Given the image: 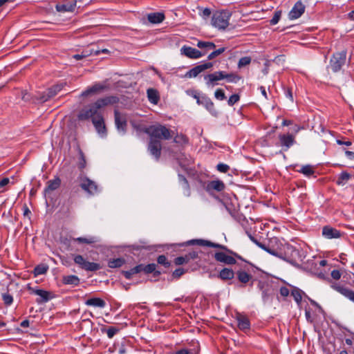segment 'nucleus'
<instances>
[{
	"mask_svg": "<svg viewBox=\"0 0 354 354\" xmlns=\"http://www.w3.org/2000/svg\"><path fill=\"white\" fill-rule=\"evenodd\" d=\"M198 257V254L196 252H189L183 257H178L174 259V263L177 266L187 263L190 260L194 259Z\"/></svg>",
	"mask_w": 354,
	"mask_h": 354,
	"instance_id": "obj_22",
	"label": "nucleus"
},
{
	"mask_svg": "<svg viewBox=\"0 0 354 354\" xmlns=\"http://www.w3.org/2000/svg\"><path fill=\"white\" fill-rule=\"evenodd\" d=\"M156 268V265L155 263H150L147 266L142 265V271H144L147 274L155 272Z\"/></svg>",
	"mask_w": 354,
	"mask_h": 354,
	"instance_id": "obj_52",
	"label": "nucleus"
},
{
	"mask_svg": "<svg viewBox=\"0 0 354 354\" xmlns=\"http://www.w3.org/2000/svg\"><path fill=\"white\" fill-rule=\"evenodd\" d=\"M197 46L199 48H206L207 50L214 49L216 47L215 44L213 42L203 41H199L197 44Z\"/></svg>",
	"mask_w": 354,
	"mask_h": 354,
	"instance_id": "obj_42",
	"label": "nucleus"
},
{
	"mask_svg": "<svg viewBox=\"0 0 354 354\" xmlns=\"http://www.w3.org/2000/svg\"><path fill=\"white\" fill-rule=\"evenodd\" d=\"M231 14L228 11H217L212 18V24L218 30H225L229 26Z\"/></svg>",
	"mask_w": 354,
	"mask_h": 354,
	"instance_id": "obj_3",
	"label": "nucleus"
},
{
	"mask_svg": "<svg viewBox=\"0 0 354 354\" xmlns=\"http://www.w3.org/2000/svg\"><path fill=\"white\" fill-rule=\"evenodd\" d=\"M225 185L222 180H216L209 182L206 186V190L211 194L212 191L222 192L225 189Z\"/></svg>",
	"mask_w": 354,
	"mask_h": 354,
	"instance_id": "obj_18",
	"label": "nucleus"
},
{
	"mask_svg": "<svg viewBox=\"0 0 354 354\" xmlns=\"http://www.w3.org/2000/svg\"><path fill=\"white\" fill-rule=\"evenodd\" d=\"M115 124L118 131L122 134H124L127 127V117L124 114L121 113L118 110L114 111Z\"/></svg>",
	"mask_w": 354,
	"mask_h": 354,
	"instance_id": "obj_7",
	"label": "nucleus"
},
{
	"mask_svg": "<svg viewBox=\"0 0 354 354\" xmlns=\"http://www.w3.org/2000/svg\"><path fill=\"white\" fill-rule=\"evenodd\" d=\"M333 288L354 303V291L339 284H334Z\"/></svg>",
	"mask_w": 354,
	"mask_h": 354,
	"instance_id": "obj_17",
	"label": "nucleus"
},
{
	"mask_svg": "<svg viewBox=\"0 0 354 354\" xmlns=\"http://www.w3.org/2000/svg\"><path fill=\"white\" fill-rule=\"evenodd\" d=\"M104 86L100 84H95L93 86L87 88L84 91H83L81 94V96L82 97H88L89 95H91L93 94L96 93L97 92L102 91L104 89Z\"/></svg>",
	"mask_w": 354,
	"mask_h": 354,
	"instance_id": "obj_30",
	"label": "nucleus"
},
{
	"mask_svg": "<svg viewBox=\"0 0 354 354\" xmlns=\"http://www.w3.org/2000/svg\"><path fill=\"white\" fill-rule=\"evenodd\" d=\"M297 171L308 177L313 175L315 173L314 167L310 165H303Z\"/></svg>",
	"mask_w": 354,
	"mask_h": 354,
	"instance_id": "obj_38",
	"label": "nucleus"
},
{
	"mask_svg": "<svg viewBox=\"0 0 354 354\" xmlns=\"http://www.w3.org/2000/svg\"><path fill=\"white\" fill-rule=\"evenodd\" d=\"M73 261L80 268L86 271H97L101 268L99 263L90 262L80 254L73 255Z\"/></svg>",
	"mask_w": 354,
	"mask_h": 354,
	"instance_id": "obj_4",
	"label": "nucleus"
},
{
	"mask_svg": "<svg viewBox=\"0 0 354 354\" xmlns=\"http://www.w3.org/2000/svg\"><path fill=\"white\" fill-rule=\"evenodd\" d=\"M85 304L88 306H94L103 308L106 306V302L101 298L93 297L86 300Z\"/></svg>",
	"mask_w": 354,
	"mask_h": 354,
	"instance_id": "obj_25",
	"label": "nucleus"
},
{
	"mask_svg": "<svg viewBox=\"0 0 354 354\" xmlns=\"http://www.w3.org/2000/svg\"><path fill=\"white\" fill-rule=\"evenodd\" d=\"M116 96H107L98 99L96 102L84 107L77 115L79 120H87L90 118H100L102 116V109L110 104H114L118 102Z\"/></svg>",
	"mask_w": 354,
	"mask_h": 354,
	"instance_id": "obj_1",
	"label": "nucleus"
},
{
	"mask_svg": "<svg viewBox=\"0 0 354 354\" xmlns=\"http://www.w3.org/2000/svg\"><path fill=\"white\" fill-rule=\"evenodd\" d=\"M125 263V261L122 258H117V259H110L108 261V266L109 268H120L123 266V264Z\"/></svg>",
	"mask_w": 354,
	"mask_h": 354,
	"instance_id": "obj_37",
	"label": "nucleus"
},
{
	"mask_svg": "<svg viewBox=\"0 0 354 354\" xmlns=\"http://www.w3.org/2000/svg\"><path fill=\"white\" fill-rule=\"evenodd\" d=\"M178 178H179V181L182 183L183 187L186 189L187 193H185V194L187 196H190V189H189V186L187 179L183 175H178Z\"/></svg>",
	"mask_w": 354,
	"mask_h": 354,
	"instance_id": "obj_43",
	"label": "nucleus"
},
{
	"mask_svg": "<svg viewBox=\"0 0 354 354\" xmlns=\"http://www.w3.org/2000/svg\"><path fill=\"white\" fill-rule=\"evenodd\" d=\"M251 62V57H241L239 62H238V67L239 68L243 67V66H248L250 64Z\"/></svg>",
	"mask_w": 354,
	"mask_h": 354,
	"instance_id": "obj_49",
	"label": "nucleus"
},
{
	"mask_svg": "<svg viewBox=\"0 0 354 354\" xmlns=\"http://www.w3.org/2000/svg\"><path fill=\"white\" fill-rule=\"evenodd\" d=\"M305 11V6L301 1H297L288 14L290 19L293 20L300 17Z\"/></svg>",
	"mask_w": 354,
	"mask_h": 354,
	"instance_id": "obj_13",
	"label": "nucleus"
},
{
	"mask_svg": "<svg viewBox=\"0 0 354 354\" xmlns=\"http://www.w3.org/2000/svg\"><path fill=\"white\" fill-rule=\"evenodd\" d=\"M281 11H280V10L279 11H276L274 12V16L272 17V18L270 21V24L271 25L277 24L279 22V19L281 18Z\"/></svg>",
	"mask_w": 354,
	"mask_h": 354,
	"instance_id": "obj_53",
	"label": "nucleus"
},
{
	"mask_svg": "<svg viewBox=\"0 0 354 354\" xmlns=\"http://www.w3.org/2000/svg\"><path fill=\"white\" fill-rule=\"evenodd\" d=\"M196 242L199 245L215 248H220V249L224 250L227 251L229 254H233L235 256V257H236L239 259H242L241 256H239L238 254L232 252V250L227 249V247L225 245H221L218 243H212L209 241L203 240V239L196 240Z\"/></svg>",
	"mask_w": 354,
	"mask_h": 354,
	"instance_id": "obj_10",
	"label": "nucleus"
},
{
	"mask_svg": "<svg viewBox=\"0 0 354 354\" xmlns=\"http://www.w3.org/2000/svg\"><path fill=\"white\" fill-rule=\"evenodd\" d=\"M240 99V97L237 94L232 95L228 101L227 103L230 106H233L234 104H236Z\"/></svg>",
	"mask_w": 354,
	"mask_h": 354,
	"instance_id": "obj_55",
	"label": "nucleus"
},
{
	"mask_svg": "<svg viewBox=\"0 0 354 354\" xmlns=\"http://www.w3.org/2000/svg\"><path fill=\"white\" fill-rule=\"evenodd\" d=\"M32 293L39 296L40 298L37 299V303L46 302L49 300V292L40 289H36L32 290Z\"/></svg>",
	"mask_w": 354,
	"mask_h": 354,
	"instance_id": "obj_27",
	"label": "nucleus"
},
{
	"mask_svg": "<svg viewBox=\"0 0 354 354\" xmlns=\"http://www.w3.org/2000/svg\"><path fill=\"white\" fill-rule=\"evenodd\" d=\"M278 257L283 259L292 264L297 263L298 261L301 260L299 250L291 245H286L285 247L283 257H282L281 254H279Z\"/></svg>",
	"mask_w": 354,
	"mask_h": 354,
	"instance_id": "obj_5",
	"label": "nucleus"
},
{
	"mask_svg": "<svg viewBox=\"0 0 354 354\" xmlns=\"http://www.w3.org/2000/svg\"><path fill=\"white\" fill-rule=\"evenodd\" d=\"M279 140L281 145L286 147L287 149L292 146L295 141L294 137L290 134L281 135L279 136Z\"/></svg>",
	"mask_w": 354,
	"mask_h": 354,
	"instance_id": "obj_28",
	"label": "nucleus"
},
{
	"mask_svg": "<svg viewBox=\"0 0 354 354\" xmlns=\"http://www.w3.org/2000/svg\"><path fill=\"white\" fill-rule=\"evenodd\" d=\"M213 66V64L212 62H205L202 64L198 65L189 71H187L184 77L185 78H193L197 77L201 73L204 71L209 69Z\"/></svg>",
	"mask_w": 354,
	"mask_h": 354,
	"instance_id": "obj_9",
	"label": "nucleus"
},
{
	"mask_svg": "<svg viewBox=\"0 0 354 354\" xmlns=\"http://www.w3.org/2000/svg\"><path fill=\"white\" fill-rule=\"evenodd\" d=\"M157 261L159 264L164 266L165 268L170 266V262L165 255H160L157 259Z\"/></svg>",
	"mask_w": 354,
	"mask_h": 354,
	"instance_id": "obj_51",
	"label": "nucleus"
},
{
	"mask_svg": "<svg viewBox=\"0 0 354 354\" xmlns=\"http://www.w3.org/2000/svg\"><path fill=\"white\" fill-rule=\"evenodd\" d=\"M198 104L204 106L212 113L216 112L214 103L207 96H201V98H198Z\"/></svg>",
	"mask_w": 354,
	"mask_h": 354,
	"instance_id": "obj_23",
	"label": "nucleus"
},
{
	"mask_svg": "<svg viewBox=\"0 0 354 354\" xmlns=\"http://www.w3.org/2000/svg\"><path fill=\"white\" fill-rule=\"evenodd\" d=\"M250 239L255 243L260 248L264 250L265 251L268 252V253L274 255V256H279L278 252H277L274 249H270L268 247H267L265 244L260 243L257 241L256 239H254V237H252L251 235H249Z\"/></svg>",
	"mask_w": 354,
	"mask_h": 354,
	"instance_id": "obj_35",
	"label": "nucleus"
},
{
	"mask_svg": "<svg viewBox=\"0 0 354 354\" xmlns=\"http://www.w3.org/2000/svg\"><path fill=\"white\" fill-rule=\"evenodd\" d=\"M96 131L97 133L102 136H106V129L104 124V121L103 119V116H100V118H93L92 121Z\"/></svg>",
	"mask_w": 354,
	"mask_h": 354,
	"instance_id": "obj_19",
	"label": "nucleus"
},
{
	"mask_svg": "<svg viewBox=\"0 0 354 354\" xmlns=\"http://www.w3.org/2000/svg\"><path fill=\"white\" fill-rule=\"evenodd\" d=\"M162 145L159 140L151 138L148 150L150 153L157 160L160 158L161 154Z\"/></svg>",
	"mask_w": 354,
	"mask_h": 354,
	"instance_id": "obj_12",
	"label": "nucleus"
},
{
	"mask_svg": "<svg viewBox=\"0 0 354 354\" xmlns=\"http://www.w3.org/2000/svg\"><path fill=\"white\" fill-rule=\"evenodd\" d=\"M236 275L238 280L243 284H246L252 279V274L243 270L237 271Z\"/></svg>",
	"mask_w": 354,
	"mask_h": 354,
	"instance_id": "obj_26",
	"label": "nucleus"
},
{
	"mask_svg": "<svg viewBox=\"0 0 354 354\" xmlns=\"http://www.w3.org/2000/svg\"><path fill=\"white\" fill-rule=\"evenodd\" d=\"M225 50V48L223 47V48H220L214 51H213L212 53H211L207 58L208 59L211 60V59H213L214 58L216 57L217 56L221 55L223 53H224Z\"/></svg>",
	"mask_w": 354,
	"mask_h": 354,
	"instance_id": "obj_50",
	"label": "nucleus"
},
{
	"mask_svg": "<svg viewBox=\"0 0 354 354\" xmlns=\"http://www.w3.org/2000/svg\"><path fill=\"white\" fill-rule=\"evenodd\" d=\"M145 132L149 134L153 139H165L169 140L171 138L170 130L166 127L156 124L149 127L146 129Z\"/></svg>",
	"mask_w": 354,
	"mask_h": 354,
	"instance_id": "obj_2",
	"label": "nucleus"
},
{
	"mask_svg": "<svg viewBox=\"0 0 354 354\" xmlns=\"http://www.w3.org/2000/svg\"><path fill=\"white\" fill-rule=\"evenodd\" d=\"M185 273V270L183 268H178L173 272V276L176 278H179Z\"/></svg>",
	"mask_w": 354,
	"mask_h": 354,
	"instance_id": "obj_59",
	"label": "nucleus"
},
{
	"mask_svg": "<svg viewBox=\"0 0 354 354\" xmlns=\"http://www.w3.org/2000/svg\"><path fill=\"white\" fill-rule=\"evenodd\" d=\"M2 299L5 304L10 305L13 301L12 297L9 294H3Z\"/></svg>",
	"mask_w": 354,
	"mask_h": 354,
	"instance_id": "obj_56",
	"label": "nucleus"
},
{
	"mask_svg": "<svg viewBox=\"0 0 354 354\" xmlns=\"http://www.w3.org/2000/svg\"><path fill=\"white\" fill-rule=\"evenodd\" d=\"M198 10H200L199 15L201 17L206 19L209 18L211 15V10L209 8H198Z\"/></svg>",
	"mask_w": 354,
	"mask_h": 354,
	"instance_id": "obj_48",
	"label": "nucleus"
},
{
	"mask_svg": "<svg viewBox=\"0 0 354 354\" xmlns=\"http://www.w3.org/2000/svg\"><path fill=\"white\" fill-rule=\"evenodd\" d=\"M10 183V179L8 178H3L1 180H0V193L4 192L5 189H2L5 186H6Z\"/></svg>",
	"mask_w": 354,
	"mask_h": 354,
	"instance_id": "obj_58",
	"label": "nucleus"
},
{
	"mask_svg": "<svg viewBox=\"0 0 354 354\" xmlns=\"http://www.w3.org/2000/svg\"><path fill=\"white\" fill-rule=\"evenodd\" d=\"M204 78L207 86H214L217 84L218 81L224 80L225 71H216L213 73L205 75Z\"/></svg>",
	"mask_w": 354,
	"mask_h": 354,
	"instance_id": "obj_11",
	"label": "nucleus"
},
{
	"mask_svg": "<svg viewBox=\"0 0 354 354\" xmlns=\"http://www.w3.org/2000/svg\"><path fill=\"white\" fill-rule=\"evenodd\" d=\"M290 292L288 288L283 286L280 288V294L283 297H287Z\"/></svg>",
	"mask_w": 354,
	"mask_h": 354,
	"instance_id": "obj_61",
	"label": "nucleus"
},
{
	"mask_svg": "<svg viewBox=\"0 0 354 354\" xmlns=\"http://www.w3.org/2000/svg\"><path fill=\"white\" fill-rule=\"evenodd\" d=\"M224 79L226 80V81L227 82L236 83L241 79V77L235 73H227L225 71V78Z\"/></svg>",
	"mask_w": 354,
	"mask_h": 354,
	"instance_id": "obj_41",
	"label": "nucleus"
},
{
	"mask_svg": "<svg viewBox=\"0 0 354 354\" xmlns=\"http://www.w3.org/2000/svg\"><path fill=\"white\" fill-rule=\"evenodd\" d=\"M48 270V267L45 265H39L34 269L35 275H41L45 274Z\"/></svg>",
	"mask_w": 354,
	"mask_h": 354,
	"instance_id": "obj_45",
	"label": "nucleus"
},
{
	"mask_svg": "<svg viewBox=\"0 0 354 354\" xmlns=\"http://www.w3.org/2000/svg\"><path fill=\"white\" fill-rule=\"evenodd\" d=\"M331 277L335 280H338L341 277V273L338 270H333L331 272Z\"/></svg>",
	"mask_w": 354,
	"mask_h": 354,
	"instance_id": "obj_60",
	"label": "nucleus"
},
{
	"mask_svg": "<svg viewBox=\"0 0 354 354\" xmlns=\"http://www.w3.org/2000/svg\"><path fill=\"white\" fill-rule=\"evenodd\" d=\"M234 257L230 256L225 252H217L214 254V259L218 261L223 263L227 265H234L236 263V259L234 258V255L232 254Z\"/></svg>",
	"mask_w": 354,
	"mask_h": 354,
	"instance_id": "obj_15",
	"label": "nucleus"
},
{
	"mask_svg": "<svg viewBox=\"0 0 354 354\" xmlns=\"http://www.w3.org/2000/svg\"><path fill=\"white\" fill-rule=\"evenodd\" d=\"M180 52L183 55L192 59H198L205 55V53H202L198 49L187 46H183L180 49Z\"/></svg>",
	"mask_w": 354,
	"mask_h": 354,
	"instance_id": "obj_14",
	"label": "nucleus"
},
{
	"mask_svg": "<svg viewBox=\"0 0 354 354\" xmlns=\"http://www.w3.org/2000/svg\"><path fill=\"white\" fill-rule=\"evenodd\" d=\"M147 93L149 101L153 104H157L160 100L158 91L153 88H149Z\"/></svg>",
	"mask_w": 354,
	"mask_h": 354,
	"instance_id": "obj_31",
	"label": "nucleus"
},
{
	"mask_svg": "<svg viewBox=\"0 0 354 354\" xmlns=\"http://www.w3.org/2000/svg\"><path fill=\"white\" fill-rule=\"evenodd\" d=\"M62 281L64 284L77 286L80 283V279L76 275L64 276Z\"/></svg>",
	"mask_w": 354,
	"mask_h": 354,
	"instance_id": "obj_32",
	"label": "nucleus"
},
{
	"mask_svg": "<svg viewBox=\"0 0 354 354\" xmlns=\"http://www.w3.org/2000/svg\"><path fill=\"white\" fill-rule=\"evenodd\" d=\"M215 97L218 100H223L225 99V95L221 88H218L214 93Z\"/></svg>",
	"mask_w": 354,
	"mask_h": 354,
	"instance_id": "obj_54",
	"label": "nucleus"
},
{
	"mask_svg": "<svg viewBox=\"0 0 354 354\" xmlns=\"http://www.w3.org/2000/svg\"><path fill=\"white\" fill-rule=\"evenodd\" d=\"M63 86V84H57L48 88L40 97L41 101L44 102L48 100L50 98L54 97L57 94L59 91L62 89Z\"/></svg>",
	"mask_w": 354,
	"mask_h": 354,
	"instance_id": "obj_16",
	"label": "nucleus"
},
{
	"mask_svg": "<svg viewBox=\"0 0 354 354\" xmlns=\"http://www.w3.org/2000/svg\"><path fill=\"white\" fill-rule=\"evenodd\" d=\"M234 272L232 269L225 268L219 272V277L223 280H229L233 279Z\"/></svg>",
	"mask_w": 354,
	"mask_h": 354,
	"instance_id": "obj_33",
	"label": "nucleus"
},
{
	"mask_svg": "<svg viewBox=\"0 0 354 354\" xmlns=\"http://www.w3.org/2000/svg\"><path fill=\"white\" fill-rule=\"evenodd\" d=\"M81 161L79 163V167L80 169H84L85 167V165H86V160H85V158L84 157V155L82 153H81Z\"/></svg>",
	"mask_w": 354,
	"mask_h": 354,
	"instance_id": "obj_62",
	"label": "nucleus"
},
{
	"mask_svg": "<svg viewBox=\"0 0 354 354\" xmlns=\"http://www.w3.org/2000/svg\"><path fill=\"white\" fill-rule=\"evenodd\" d=\"M216 168L218 171L222 173H226L230 169V167L224 163L218 164Z\"/></svg>",
	"mask_w": 354,
	"mask_h": 354,
	"instance_id": "obj_57",
	"label": "nucleus"
},
{
	"mask_svg": "<svg viewBox=\"0 0 354 354\" xmlns=\"http://www.w3.org/2000/svg\"><path fill=\"white\" fill-rule=\"evenodd\" d=\"M346 59V51L342 50L335 53L330 61V65L333 72L340 71L345 64Z\"/></svg>",
	"mask_w": 354,
	"mask_h": 354,
	"instance_id": "obj_6",
	"label": "nucleus"
},
{
	"mask_svg": "<svg viewBox=\"0 0 354 354\" xmlns=\"http://www.w3.org/2000/svg\"><path fill=\"white\" fill-rule=\"evenodd\" d=\"M346 156L351 160H354V152L350 151H345Z\"/></svg>",
	"mask_w": 354,
	"mask_h": 354,
	"instance_id": "obj_64",
	"label": "nucleus"
},
{
	"mask_svg": "<svg viewBox=\"0 0 354 354\" xmlns=\"http://www.w3.org/2000/svg\"><path fill=\"white\" fill-rule=\"evenodd\" d=\"M305 316H306V318L308 322H309L310 323L313 322V319H312L311 313H310V310L306 309V310H305Z\"/></svg>",
	"mask_w": 354,
	"mask_h": 354,
	"instance_id": "obj_63",
	"label": "nucleus"
},
{
	"mask_svg": "<svg viewBox=\"0 0 354 354\" xmlns=\"http://www.w3.org/2000/svg\"><path fill=\"white\" fill-rule=\"evenodd\" d=\"M141 271H142V265H138L130 270L124 271V275L127 279H130L133 274H138Z\"/></svg>",
	"mask_w": 354,
	"mask_h": 354,
	"instance_id": "obj_39",
	"label": "nucleus"
},
{
	"mask_svg": "<svg viewBox=\"0 0 354 354\" xmlns=\"http://www.w3.org/2000/svg\"><path fill=\"white\" fill-rule=\"evenodd\" d=\"M119 328H116V327H113V326H111V327H109L108 329H105V328H102V331L104 332V331H106V335L108 336L109 338L111 339L113 337V336L119 331Z\"/></svg>",
	"mask_w": 354,
	"mask_h": 354,
	"instance_id": "obj_44",
	"label": "nucleus"
},
{
	"mask_svg": "<svg viewBox=\"0 0 354 354\" xmlns=\"http://www.w3.org/2000/svg\"><path fill=\"white\" fill-rule=\"evenodd\" d=\"M74 241L80 243L92 244L97 242L99 240L97 236H90L88 237H78L75 239Z\"/></svg>",
	"mask_w": 354,
	"mask_h": 354,
	"instance_id": "obj_36",
	"label": "nucleus"
},
{
	"mask_svg": "<svg viewBox=\"0 0 354 354\" xmlns=\"http://www.w3.org/2000/svg\"><path fill=\"white\" fill-rule=\"evenodd\" d=\"M61 184V180L59 178H56L53 180H50L47 183V187L45 192H52L57 189Z\"/></svg>",
	"mask_w": 354,
	"mask_h": 354,
	"instance_id": "obj_34",
	"label": "nucleus"
},
{
	"mask_svg": "<svg viewBox=\"0 0 354 354\" xmlns=\"http://www.w3.org/2000/svg\"><path fill=\"white\" fill-rule=\"evenodd\" d=\"M238 327L245 330L250 328V324L249 319L244 315H239L237 316Z\"/></svg>",
	"mask_w": 354,
	"mask_h": 354,
	"instance_id": "obj_29",
	"label": "nucleus"
},
{
	"mask_svg": "<svg viewBox=\"0 0 354 354\" xmlns=\"http://www.w3.org/2000/svg\"><path fill=\"white\" fill-rule=\"evenodd\" d=\"M148 21L151 24H160L165 19V15L162 12H152L147 15Z\"/></svg>",
	"mask_w": 354,
	"mask_h": 354,
	"instance_id": "obj_24",
	"label": "nucleus"
},
{
	"mask_svg": "<svg viewBox=\"0 0 354 354\" xmlns=\"http://www.w3.org/2000/svg\"><path fill=\"white\" fill-rule=\"evenodd\" d=\"M351 175L346 171L342 172L338 177L337 183L340 185H344L351 178Z\"/></svg>",
	"mask_w": 354,
	"mask_h": 354,
	"instance_id": "obj_40",
	"label": "nucleus"
},
{
	"mask_svg": "<svg viewBox=\"0 0 354 354\" xmlns=\"http://www.w3.org/2000/svg\"><path fill=\"white\" fill-rule=\"evenodd\" d=\"M76 6V1L75 0H71L69 2H65L62 4H57L56 6V10L58 12H72L74 10Z\"/></svg>",
	"mask_w": 354,
	"mask_h": 354,
	"instance_id": "obj_21",
	"label": "nucleus"
},
{
	"mask_svg": "<svg viewBox=\"0 0 354 354\" xmlns=\"http://www.w3.org/2000/svg\"><path fill=\"white\" fill-rule=\"evenodd\" d=\"M91 55H93V50H84L81 54L74 55L73 58H75L77 60H80Z\"/></svg>",
	"mask_w": 354,
	"mask_h": 354,
	"instance_id": "obj_47",
	"label": "nucleus"
},
{
	"mask_svg": "<svg viewBox=\"0 0 354 354\" xmlns=\"http://www.w3.org/2000/svg\"><path fill=\"white\" fill-rule=\"evenodd\" d=\"M291 295L293 297L295 301L297 304H299L301 302V299H302V295H301V291L299 289L295 288V289L292 290Z\"/></svg>",
	"mask_w": 354,
	"mask_h": 354,
	"instance_id": "obj_46",
	"label": "nucleus"
},
{
	"mask_svg": "<svg viewBox=\"0 0 354 354\" xmlns=\"http://www.w3.org/2000/svg\"><path fill=\"white\" fill-rule=\"evenodd\" d=\"M80 187L90 194H95L98 192V187L95 182L86 177L80 178Z\"/></svg>",
	"mask_w": 354,
	"mask_h": 354,
	"instance_id": "obj_8",
	"label": "nucleus"
},
{
	"mask_svg": "<svg viewBox=\"0 0 354 354\" xmlns=\"http://www.w3.org/2000/svg\"><path fill=\"white\" fill-rule=\"evenodd\" d=\"M322 235L326 239H337L341 236V232L335 228L325 226L322 229Z\"/></svg>",
	"mask_w": 354,
	"mask_h": 354,
	"instance_id": "obj_20",
	"label": "nucleus"
}]
</instances>
